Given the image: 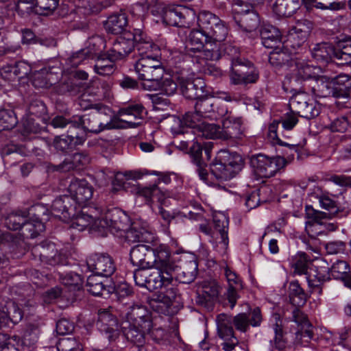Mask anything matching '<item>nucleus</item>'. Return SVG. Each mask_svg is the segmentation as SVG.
Segmentation results:
<instances>
[{"instance_id":"nucleus-1","label":"nucleus","mask_w":351,"mask_h":351,"mask_svg":"<svg viewBox=\"0 0 351 351\" xmlns=\"http://www.w3.org/2000/svg\"><path fill=\"white\" fill-rule=\"evenodd\" d=\"M72 122L73 127L82 128L86 133L95 134L116 128L112 117L99 110L84 115H74Z\"/></svg>"},{"instance_id":"nucleus-2","label":"nucleus","mask_w":351,"mask_h":351,"mask_svg":"<svg viewBox=\"0 0 351 351\" xmlns=\"http://www.w3.org/2000/svg\"><path fill=\"white\" fill-rule=\"evenodd\" d=\"M226 156L219 158L210 165V172L216 179L221 181H227L241 170L243 160L241 156L237 154H229L223 152Z\"/></svg>"},{"instance_id":"nucleus-3","label":"nucleus","mask_w":351,"mask_h":351,"mask_svg":"<svg viewBox=\"0 0 351 351\" xmlns=\"http://www.w3.org/2000/svg\"><path fill=\"white\" fill-rule=\"evenodd\" d=\"M287 164L284 157H269L265 154H258L250 158V165L254 173L264 178L273 177L276 173L283 169Z\"/></svg>"},{"instance_id":"nucleus-4","label":"nucleus","mask_w":351,"mask_h":351,"mask_svg":"<svg viewBox=\"0 0 351 351\" xmlns=\"http://www.w3.org/2000/svg\"><path fill=\"white\" fill-rule=\"evenodd\" d=\"M198 27L203 29L210 41L221 43L226 38L228 28L218 16L210 12H202L198 16Z\"/></svg>"},{"instance_id":"nucleus-5","label":"nucleus","mask_w":351,"mask_h":351,"mask_svg":"<svg viewBox=\"0 0 351 351\" xmlns=\"http://www.w3.org/2000/svg\"><path fill=\"white\" fill-rule=\"evenodd\" d=\"M259 78V72L254 64L244 58L231 66L230 83L234 85H247L256 83Z\"/></svg>"},{"instance_id":"nucleus-6","label":"nucleus","mask_w":351,"mask_h":351,"mask_svg":"<svg viewBox=\"0 0 351 351\" xmlns=\"http://www.w3.org/2000/svg\"><path fill=\"white\" fill-rule=\"evenodd\" d=\"M99 226L102 229H108L112 234L123 236V233L130 226V219L123 211L117 208L108 210L99 220Z\"/></svg>"},{"instance_id":"nucleus-7","label":"nucleus","mask_w":351,"mask_h":351,"mask_svg":"<svg viewBox=\"0 0 351 351\" xmlns=\"http://www.w3.org/2000/svg\"><path fill=\"white\" fill-rule=\"evenodd\" d=\"M313 29V23L307 19L299 20L295 25L289 31L287 39L284 41L286 48H289L293 53L301 47L306 41L311 31Z\"/></svg>"},{"instance_id":"nucleus-8","label":"nucleus","mask_w":351,"mask_h":351,"mask_svg":"<svg viewBox=\"0 0 351 351\" xmlns=\"http://www.w3.org/2000/svg\"><path fill=\"white\" fill-rule=\"evenodd\" d=\"M88 269L95 276L109 277L116 270L112 258L106 253H94L89 255L86 261Z\"/></svg>"},{"instance_id":"nucleus-9","label":"nucleus","mask_w":351,"mask_h":351,"mask_svg":"<svg viewBox=\"0 0 351 351\" xmlns=\"http://www.w3.org/2000/svg\"><path fill=\"white\" fill-rule=\"evenodd\" d=\"M157 57L158 56L151 54L141 58L136 61L134 64V70L139 80L149 77H162L164 70Z\"/></svg>"},{"instance_id":"nucleus-10","label":"nucleus","mask_w":351,"mask_h":351,"mask_svg":"<svg viewBox=\"0 0 351 351\" xmlns=\"http://www.w3.org/2000/svg\"><path fill=\"white\" fill-rule=\"evenodd\" d=\"M101 210L94 207H84L80 213L73 217L71 228L79 231H82L85 228L90 227L92 229L101 228L99 226Z\"/></svg>"},{"instance_id":"nucleus-11","label":"nucleus","mask_w":351,"mask_h":351,"mask_svg":"<svg viewBox=\"0 0 351 351\" xmlns=\"http://www.w3.org/2000/svg\"><path fill=\"white\" fill-rule=\"evenodd\" d=\"M217 334L224 341L221 343L224 351H232L239 344L238 339L234 336L231 319L226 314H220L217 317Z\"/></svg>"},{"instance_id":"nucleus-12","label":"nucleus","mask_w":351,"mask_h":351,"mask_svg":"<svg viewBox=\"0 0 351 351\" xmlns=\"http://www.w3.org/2000/svg\"><path fill=\"white\" fill-rule=\"evenodd\" d=\"M213 144L211 142L204 143L202 145L196 141L193 142L190 147V156L194 164L197 166V171L199 178L203 180H207L208 172L206 169L207 166L205 159L202 158V151L204 150L206 160L210 158V152Z\"/></svg>"},{"instance_id":"nucleus-13","label":"nucleus","mask_w":351,"mask_h":351,"mask_svg":"<svg viewBox=\"0 0 351 351\" xmlns=\"http://www.w3.org/2000/svg\"><path fill=\"white\" fill-rule=\"evenodd\" d=\"M96 326L110 341H114L119 335L117 318L107 309L99 310Z\"/></svg>"},{"instance_id":"nucleus-14","label":"nucleus","mask_w":351,"mask_h":351,"mask_svg":"<svg viewBox=\"0 0 351 351\" xmlns=\"http://www.w3.org/2000/svg\"><path fill=\"white\" fill-rule=\"evenodd\" d=\"M151 250L154 261L153 267L169 271L178 270V265L172 260L170 249L167 245L152 244Z\"/></svg>"},{"instance_id":"nucleus-15","label":"nucleus","mask_w":351,"mask_h":351,"mask_svg":"<svg viewBox=\"0 0 351 351\" xmlns=\"http://www.w3.org/2000/svg\"><path fill=\"white\" fill-rule=\"evenodd\" d=\"M222 140L234 143L241 140L244 136V129L241 118L228 116L222 120Z\"/></svg>"},{"instance_id":"nucleus-16","label":"nucleus","mask_w":351,"mask_h":351,"mask_svg":"<svg viewBox=\"0 0 351 351\" xmlns=\"http://www.w3.org/2000/svg\"><path fill=\"white\" fill-rule=\"evenodd\" d=\"M68 192L72 202L82 205L93 197V188L85 180L73 179L68 186Z\"/></svg>"},{"instance_id":"nucleus-17","label":"nucleus","mask_w":351,"mask_h":351,"mask_svg":"<svg viewBox=\"0 0 351 351\" xmlns=\"http://www.w3.org/2000/svg\"><path fill=\"white\" fill-rule=\"evenodd\" d=\"M202 117L197 113L187 112L181 117L178 116H172L171 118V130L174 134H180L185 132V128H197L198 130L202 121Z\"/></svg>"},{"instance_id":"nucleus-18","label":"nucleus","mask_w":351,"mask_h":351,"mask_svg":"<svg viewBox=\"0 0 351 351\" xmlns=\"http://www.w3.org/2000/svg\"><path fill=\"white\" fill-rule=\"evenodd\" d=\"M132 36L133 32H124L123 36L113 43L112 46L108 50L111 60H122L134 49Z\"/></svg>"},{"instance_id":"nucleus-19","label":"nucleus","mask_w":351,"mask_h":351,"mask_svg":"<svg viewBox=\"0 0 351 351\" xmlns=\"http://www.w3.org/2000/svg\"><path fill=\"white\" fill-rule=\"evenodd\" d=\"M233 18L235 23L247 32L256 29L259 25L258 14L253 10H244L241 6L237 5L233 9Z\"/></svg>"},{"instance_id":"nucleus-20","label":"nucleus","mask_w":351,"mask_h":351,"mask_svg":"<svg viewBox=\"0 0 351 351\" xmlns=\"http://www.w3.org/2000/svg\"><path fill=\"white\" fill-rule=\"evenodd\" d=\"M228 316L231 319V326L232 327L233 324L235 328L241 332H246L249 330L250 326L253 327L259 326L263 319L261 310L258 307L254 308L249 314L241 313L232 318L229 315Z\"/></svg>"},{"instance_id":"nucleus-21","label":"nucleus","mask_w":351,"mask_h":351,"mask_svg":"<svg viewBox=\"0 0 351 351\" xmlns=\"http://www.w3.org/2000/svg\"><path fill=\"white\" fill-rule=\"evenodd\" d=\"M214 237L216 240V247L224 252L228 246V218L223 213H218L213 217ZM218 250V249H217Z\"/></svg>"},{"instance_id":"nucleus-22","label":"nucleus","mask_w":351,"mask_h":351,"mask_svg":"<svg viewBox=\"0 0 351 351\" xmlns=\"http://www.w3.org/2000/svg\"><path fill=\"white\" fill-rule=\"evenodd\" d=\"M132 38L134 40V49H136L141 58L151 54L158 56L159 47L154 43L150 37L142 29H134Z\"/></svg>"},{"instance_id":"nucleus-23","label":"nucleus","mask_w":351,"mask_h":351,"mask_svg":"<svg viewBox=\"0 0 351 351\" xmlns=\"http://www.w3.org/2000/svg\"><path fill=\"white\" fill-rule=\"evenodd\" d=\"M180 86L183 95L189 99H197L206 96V84L202 78L180 80Z\"/></svg>"},{"instance_id":"nucleus-24","label":"nucleus","mask_w":351,"mask_h":351,"mask_svg":"<svg viewBox=\"0 0 351 351\" xmlns=\"http://www.w3.org/2000/svg\"><path fill=\"white\" fill-rule=\"evenodd\" d=\"M130 260L131 263L137 267L151 268L154 261L151 246L139 244L130 250Z\"/></svg>"},{"instance_id":"nucleus-25","label":"nucleus","mask_w":351,"mask_h":351,"mask_svg":"<svg viewBox=\"0 0 351 351\" xmlns=\"http://www.w3.org/2000/svg\"><path fill=\"white\" fill-rule=\"evenodd\" d=\"M189 12L181 7L165 6L162 9V21L171 26L186 27L189 26L186 19Z\"/></svg>"},{"instance_id":"nucleus-26","label":"nucleus","mask_w":351,"mask_h":351,"mask_svg":"<svg viewBox=\"0 0 351 351\" xmlns=\"http://www.w3.org/2000/svg\"><path fill=\"white\" fill-rule=\"evenodd\" d=\"M293 321L300 327L295 332L296 339L308 342L313 337V326L309 322L307 315L300 308L295 307L292 311Z\"/></svg>"},{"instance_id":"nucleus-27","label":"nucleus","mask_w":351,"mask_h":351,"mask_svg":"<svg viewBox=\"0 0 351 351\" xmlns=\"http://www.w3.org/2000/svg\"><path fill=\"white\" fill-rule=\"evenodd\" d=\"M75 209V205H73L71 197L67 195L56 198L51 205L52 215L64 221L74 217Z\"/></svg>"},{"instance_id":"nucleus-28","label":"nucleus","mask_w":351,"mask_h":351,"mask_svg":"<svg viewBox=\"0 0 351 351\" xmlns=\"http://www.w3.org/2000/svg\"><path fill=\"white\" fill-rule=\"evenodd\" d=\"M173 272L154 267L153 271H149L147 289L153 291L171 285L174 281Z\"/></svg>"},{"instance_id":"nucleus-29","label":"nucleus","mask_w":351,"mask_h":351,"mask_svg":"<svg viewBox=\"0 0 351 351\" xmlns=\"http://www.w3.org/2000/svg\"><path fill=\"white\" fill-rule=\"evenodd\" d=\"M40 208L39 205H34L29 208V210H17L9 213L4 219V225L10 230H20L25 223L27 218L29 215H35V211Z\"/></svg>"},{"instance_id":"nucleus-30","label":"nucleus","mask_w":351,"mask_h":351,"mask_svg":"<svg viewBox=\"0 0 351 351\" xmlns=\"http://www.w3.org/2000/svg\"><path fill=\"white\" fill-rule=\"evenodd\" d=\"M126 322L132 324L141 325L145 330H150L152 321L146 308L142 305H134L130 307L126 313Z\"/></svg>"},{"instance_id":"nucleus-31","label":"nucleus","mask_w":351,"mask_h":351,"mask_svg":"<svg viewBox=\"0 0 351 351\" xmlns=\"http://www.w3.org/2000/svg\"><path fill=\"white\" fill-rule=\"evenodd\" d=\"M123 234L125 241L132 243L136 242L149 243L152 241V233L138 222L130 223V227Z\"/></svg>"},{"instance_id":"nucleus-32","label":"nucleus","mask_w":351,"mask_h":351,"mask_svg":"<svg viewBox=\"0 0 351 351\" xmlns=\"http://www.w3.org/2000/svg\"><path fill=\"white\" fill-rule=\"evenodd\" d=\"M273 319L275 322L273 324L275 336L269 341L267 350L268 351H287V341L284 338L282 321L278 314L274 315Z\"/></svg>"},{"instance_id":"nucleus-33","label":"nucleus","mask_w":351,"mask_h":351,"mask_svg":"<svg viewBox=\"0 0 351 351\" xmlns=\"http://www.w3.org/2000/svg\"><path fill=\"white\" fill-rule=\"evenodd\" d=\"M143 110L144 108L140 104L131 105L122 108L119 111L120 120L128 123L131 128H136L142 122Z\"/></svg>"},{"instance_id":"nucleus-34","label":"nucleus","mask_w":351,"mask_h":351,"mask_svg":"<svg viewBox=\"0 0 351 351\" xmlns=\"http://www.w3.org/2000/svg\"><path fill=\"white\" fill-rule=\"evenodd\" d=\"M263 45L266 48H276L284 45L281 34L278 28L271 25H264L260 31Z\"/></svg>"},{"instance_id":"nucleus-35","label":"nucleus","mask_w":351,"mask_h":351,"mask_svg":"<svg viewBox=\"0 0 351 351\" xmlns=\"http://www.w3.org/2000/svg\"><path fill=\"white\" fill-rule=\"evenodd\" d=\"M309 86L312 93L317 97L333 96L332 78L326 75L318 76L311 80Z\"/></svg>"},{"instance_id":"nucleus-36","label":"nucleus","mask_w":351,"mask_h":351,"mask_svg":"<svg viewBox=\"0 0 351 351\" xmlns=\"http://www.w3.org/2000/svg\"><path fill=\"white\" fill-rule=\"evenodd\" d=\"M150 330L144 329L141 325L132 324L124 322L122 326V331L125 339L138 346H142L145 341V336Z\"/></svg>"},{"instance_id":"nucleus-37","label":"nucleus","mask_w":351,"mask_h":351,"mask_svg":"<svg viewBox=\"0 0 351 351\" xmlns=\"http://www.w3.org/2000/svg\"><path fill=\"white\" fill-rule=\"evenodd\" d=\"M333 97L339 99L351 97V79L346 74H339L332 78Z\"/></svg>"},{"instance_id":"nucleus-38","label":"nucleus","mask_w":351,"mask_h":351,"mask_svg":"<svg viewBox=\"0 0 351 351\" xmlns=\"http://www.w3.org/2000/svg\"><path fill=\"white\" fill-rule=\"evenodd\" d=\"M308 285L311 287L317 289L318 293L321 294L322 292L320 285L327 280L330 279L329 277V268L328 267H311L310 271L306 274Z\"/></svg>"},{"instance_id":"nucleus-39","label":"nucleus","mask_w":351,"mask_h":351,"mask_svg":"<svg viewBox=\"0 0 351 351\" xmlns=\"http://www.w3.org/2000/svg\"><path fill=\"white\" fill-rule=\"evenodd\" d=\"M218 294L219 286L215 282H204L202 286V290L198 291L197 302L206 306L214 301Z\"/></svg>"},{"instance_id":"nucleus-40","label":"nucleus","mask_w":351,"mask_h":351,"mask_svg":"<svg viewBox=\"0 0 351 351\" xmlns=\"http://www.w3.org/2000/svg\"><path fill=\"white\" fill-rule=\"evenodd\" d=\"M86 287L89 293L96 296H107L113 291L112 287L105 285L98 276L95 275L88 277Z\"/></svg>"},{"instance_id":"nucleus-41","label":"nucleus","mask_w":351,"mask_h":351,"mask_svg":"<svg viewBox=\"0 0 351 351\" xmlns=\"http://www.w3.org/2000/svg\"><path fill=\"white\" fill-rule=\"evenodd\" d=\"M128 23V17L125 13H116L108 18L105 27L107 32L113 34H119L125 31Z\"/></svg>"},{"instance_id":"nucleus-42","label":"nucleus","mask_w":351,"mask_h":351,"mask_svg":"<svg viewBox=\"0 0 351 351\" xmlns=\"http://www.w3.org/2000/svg\"><path fill=\"white\" fill-rule=\"evenodd\" d=\"M300 6L298 0H276L273 5V10L278 16L289 17L300 8Z\"/></svg>"},{"instance_id":"nucleus-43","label":"nucleus","mask_w":351,"mask_h":351,"mask_svg":"<svg viewBox=\"0 0 351 351\" xmlns=\"http://www.w3.org/2000/svg\"><path fill=\"white\" fill-rule=\"evenodd\" d=\"M335 49L328 43H317L311 49L312 57L319 62L326 63L335 58Z\"/></svg>"},{"instance_id":"nucleus-44","label":"nucleus","mask_w":351,"mask_h":351,"mask_svg":"<svg viewBox=\"0 0 351 351\" xmlns=\"http://www.w3.org/2000/svg\"><path fill=\"white\" fill-rule=\"evenodd\" d=\"M316 197L319 201L320 206L328 211V217L335 216L339 212V207L337 202L334 199L335 195L326 191H319L315 193Z\"/></svg>"},{"instance_id":"nucleus-45","label":"nucleus","mask_w":351,"mask_h":351,"mask_svg":"<svg viewBox=\"0 0 351 351\" xmlns=\"http://www.w3.org/2000/svg\"><path fill=\"white\" fill-rule=\"evenodd\" d=\"M117 60H111L108 56V51L100 55L96 60L94 66V71L99 75H110L112 74L115 69L116 66L114 62Z\"/></svg>"},{"instance_id":"nucleus-46","label":"nucleus","mask_w":351,"mask_h":351,"mask_svg":"<svg viewBox=\"0 0 351 351\" xmlns=\"http://www.w3.org/2000/svg\"><path fill=\"white\" fill-rule=\"evenodd\" d=\"M195 105V110L197 113L202 117V119H209L215 120L216 117L214 113V106L215 104V99L208 98L206 96L197 99Z\"/></svg>"},{"instance_id":"nucleus-47","label":"nucleus","mask_w":351,"mask_h":351,"mask_svg":"<svg viewBox=\"0 0 351 351\" xmlns=\"http://www.w3.org/2000/svg\"><path fill=\"white\" fill-rule=\"evenodd\" d=\"M288 295L290 302L297 307L302 306L307 300L306 293L297 280L289 283Z\"/></svg>"},{"instance_id":"nucleus-48","label":"nucleus","mask_w":351,"mask_h":351,"mask_svg":"<svg viewBox=\"0 0 351 351\" xmlns=\"http://www.w3.org/2000/svg\"><path fill=\"white\" fill-rule=\"evenodd\" d=\"M273 50L269 53V62L274 66L284 65L291 59V55L293 53L289 48L278 46L276 48H271Z\"/></svg>"},{"instance_id":"nucleus-49","label":"nucleus","mask_w":351,"mask_h":351,"mask_svg":"<svg viewBox=\"0 0 351 351\" xmlns=\"http://www.w3.org/2000/svg\"><path fill=\"white\" fill-rule=\"evenodd\" d=\"M56 80V77L50 69L43 68L34 73L32 84L36 88H47L52 86Z\"/></svg>"},{"instance_id":"nucleus-50","label":"nucleus","mask_w":351,"mask_h":351,"mask_svg":"<svg viewBox=\"0 0 351 351\" xmlns=\"http://www.w3.org/2000/svg\"><path fill=\"white\" fill-rule=\"evenodd\" d=\"M178 268L181 270V273L179 274L182 278L183 283L189 284L196 278L197 274V263L195 258L192 257L189 261H182L181 265L178 266Z\"/></svg>"},{"instance_id":"nucleus-51","label":"nucleus","mask_w":351,"mask_h":351,"mask_svg":"<svg viewBox=\"0 0 351 351\" xmlns=\"http://www.w3.org/2000/svg\"><path fill=\"white\" fill-rule=\"evenodd\" d=\"M150 307L153 311L164 314L169 315L172 313L171 307L173 305L171 302L167 301L163 295L160 293H156L148 300Z\"/></svg>"},{"instance_id":"nucleus-52","label":"nucleus","mask_w":351,"mask_h":351,"mask_svg":"<svg viewBox=\"0 0 351 351\" xmlns=\"http://www.w3.org/2000/svg\"><path fill=\"white\" fill-rule=\"evenodd\" d=\"M209 40L208 37L199 27L198 29H192L188 36V43L192 51H199Z\"/></svg>"},{"instance_id":"nucleus-53","label":"nucleus","mask_w":351,"mask_h":351,"mask_svg":"<svg viewBox=\"0 0 351 351\" xmlns=\"http://www.w3.org/2000/svg\"><path fill=\"white\" fill-rule=\"evenodd\" d=\"M199 55L198 58L205 60L215 61L218 60L222 56V52L220 49V44L213 43L209 40L204 45V47L197 51Z\"/></svg>"},{"instance_id":"nucleus-54","label":"nucleus","mask_w":351,"mask_h":351,"mask_svg":"<svg viewBox=\"0 0 351 351\" xmlns=\"http://www.w3.org/2000/svg\"><path fill=\"white\" fill-rule=\"evenodd\" d=\"M271 189L268 186H262L258 190L253 191L245 199V206L250 210L255 208L261 202H266L269 198L265 197L266 194H270Z\"/></svg>"},{"instance_id":"nucleus-55","label":"nucleus","mask_w":351,"mask_h":351,"mask_svg":"<svg viewBox=\"0 0 351 351\" xmlns=\"http://www.w3.org/2000/svg\"><path fill=\"white\" fill-rule=\"evenodd\" d=\"M33 250L34 254L38 256L40 261L45 263L48 260H52L53 256L57 254L58 250L55 243L45 241L36 246Z\"/></svg>"},{"instance_id":"nucleus-56","label":"nucleus","mask_w":351,"mask_h":351,"mask_svg":"<svg viewBox=\"0 0 351 351\" xmlns=\"http://www.w3.org/2000/svg\"><path fill=\"white\" fill-rule=\"evenodd\" d=\"M136 193L145 198L147 204H150L154 198L158 201L163 197V194L157 184H154L149 186H137L135 189Z\"/></svg>"},{"instance_id":"nucleus-57","label":"nucleus","mask_w":351,"mask_h":351,"mask_svg":"<svg viewBox=\"0 0 351 351\" xmlns=\"http://www.w3.org/2000/svg\"><path fill=\"white\" fill-rule=\"evenodd\" d=\"M313 101L304 93H300L292 96L289 101L291 111L299 116L305 114V108L309 101Z\"/></svg>"},{"instance_id":"nucleus-58","label":"nucleus","mask_w":351,"mask_h":351,"mask_svg":"<svg viewBox=\"0 0 351 351\" xmlns=\"http://www.w3.org/2000/svg\"><path fill=\"white\" fill-rule=\"evenodd\" d=\"M52 145L58 152L67 154L75 147L74 136L71 135L57 136L53 138Z\"/></svg>"},{"instance_id":"nucleus-59","label":"nucleus","mask_w":351,"mask_h":351,"mask_svg":"<svg viewBox=\"0 0 351 351\" xmlns=\"http://www.w3.org/2000/svg\"><path fill=\"white\" fill-rule=\"evenodd\" d=\"M308 261V256L304 252H299L289 259L291 267L293 269V272L298 275L307 274Z\"/></svg>"},{"instance_id":"nucleus-60","label":"nucleus","mask_w":351,"mask_h":351,"mask_svg":"<svg viewBox=\"0 0 351 351\" xmlns=\"http://www.w3.org/2000/svg\"><path fill=\"white\" fill-rule=\"evenodd\" d=\"M335 49V58L340 64L351 63V39L341 42Z\"/></svg>"},{"instance_id":"nucleus-61","label":"nucleus","mask_w":351,"mask_h":351,"mask_svg":"<svg viewBox=\"0 0 351 351\" xmlns=\"http://www.w3.org/2000/svg\"><path fill=\"white\" fill-rule=\"evenodd\" d=\"M43 322L40 320H34L27 324L23 338L29 344L35 343L41 331Z\"/></svg>"},{"instance_id":"nucleus-62","label":"nucleus","mask_w":351,"mask_h":351,"mask_svg":"<svg viewBox=\"0 0 351 351\" xmlns=\"http://www.w3.org/2000/svg\"><path fill=\"white\" fill-rule=\"evenodd\" d=\"M18 123L17 117L11 109L0 110V131L13 128Z\"/></svg>"},{"instance_id":"nucleus-63","label":"nucleus","mask_w":351,"mask_h":351,"mask_svg":"<svg viewBox=\"0 0 351 351\" xmlns=\"http://www.w3.org/2000/svg\"><path fill=\"white\" fill-rule=\"evenodd\" d=\"M198 130L206 138L222 140L221 127L218 125L202 121L199 125Z\"/></svg>"},{"instance_id":"nucleus-64","label":"nucleus","mask_w":351,"mask_h":351,"mask_svg":"<svg viewBox=\"0 0 351 351\" xmlns=\"http://www.w3.org/2000/svg\"><path fill=\"white\" fill-rule=\"evenodd\" d=\"M83 88V84L77 80H68L59 84L55 87L56 92L60 95H64L67 93L75 95L80 92Z\"/></svg>"}]
</instances>
